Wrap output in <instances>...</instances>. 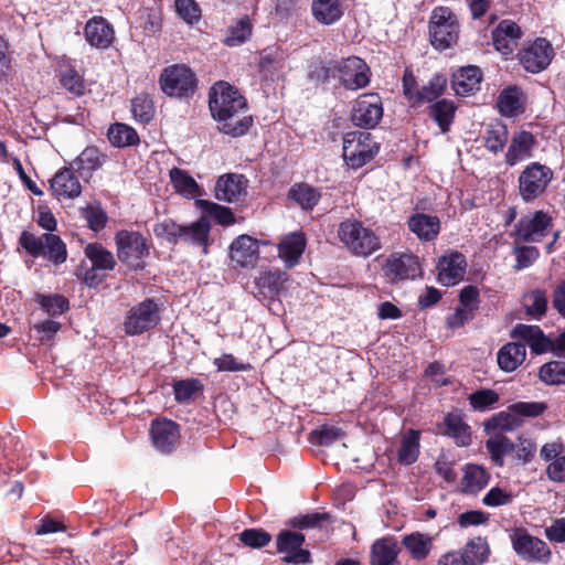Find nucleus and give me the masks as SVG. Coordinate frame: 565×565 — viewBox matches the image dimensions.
<instances>
[{
  "mask_svg": "<svg viewBox=\"0 0 565 565\" xmlns=\"http://www.w3.org/2000/svg\"><path fill=\"white\" fill-rule=\"evenodd\" d=\"M118 259L134 270H141L150 254L148 239L139 232L119 231L115 236Z\"/></svg>",
  "mask_w": 565,
  "mask_h": 565,
  "instance_id": "obj_3",
  "label": "nucleus"
},
{
  "mask_svg": "<svg viewBox=\"0 0 565 565\" xmlns=\"http://www.w3.org/2000/svg\"><path fill=\"white\" fill-rule=\"evenodd\" d=\"M553 171L539 162H531L519 177V192L523 201L532 202L541 196L551 181Z\"/></svg>",
  "mask_w": 565,
  "mask_h": 565,
  "instance_id": "obj_9",
  "label": "nucleus"
},
{
  "mask_svg": "<svg viewBox=\"0 0 565 565\" xmlns=\"http://www.w3.org/2000/svg\"><path fill=\"white\" fill-rule=\"evenodd\" d=\"M467 260L459 252H449L441 256L437 264L438 281L446 287L459 284L466 274Z\"/></svg>",
  "mask_w": 565,
  "mask_h": 565,
  "instance_id": "obj_19",
  "label": "nucleus"
},
{
  "mask_svg": "<svg viewBox=\"0 0 565 565\" xmlns=\"http://www.w3.org/2000/svg\"><path fill=\"white\" fill-rule=\"evenodd\" d=\"M486 448L493 463L502 467L504 465V456L512 454L515 445L503 434L497 433L486 441Z\"/></svg>",
  "mask_w": 565,
  "mask_h": 565,
  "instance_id": "obj_42",
  "label": "nucleus"
},
{
  "mask_svg": "<svg viewBox=\"0 0 565 565\" xmlns=\"http://www.w3.org/2000/svg\"><path fill=\"white\" fill-rule=\"evenodd\" d=\"M490 554L488 542L483 537H475L468 541L461 553L467 565H481L484 563Z\"/></svg>",
  "mask_w": 565,
  "mask_h": 565,
  "instance_id": "obj_46",
  "label": "nucleus"
},
{
  "mask_svg": "<svg viewBox=\"0 0 565 565\" xmlns=\"http://www.w3.org/2000/svg\"><path fill=\"white\" fill-rule=\"evenodd\" d=\"M209 106L213 118L218 122L221 132L244 136L252 126V116L247 114L245 97L237 88L226 82L215 83L209 94Z\"/></svg>",
  "mask_w": 565,
  "mask_h": 565,
  "instance_id": "obj_1",
  "label": "nucleus"
},
{
  "mask_svg": "<svg viewBox=\"0 0 565 565\" xmlns=\"http://www.w3.org/2000/svg\"><path fill=\"white\" fill-rule=\"evenodd\" d=\"M508 129L504 125L497 124L486 130L484 134V147L493 152L498 153L501 151L508 141Z\"/></svg>",
  "mask_w": 565,
  "mask_h": 565,
  "instance_id": "obj_57",
  "label": "nucleus"
},
{
  "mask_svg": "<svg viewBox=\"0 0 565 565\" xmlns=\"http://www.w3.org/2000/svg\"><path fill=\"white\" fill-rule=\"evenodd\" d=\"M51 190L57 200H74L82 193V184L75 171L65 167L54 174L51 180Z\"/></svg>",
  "mask_w": 565,
  "mask_h": 565,
  "instance_id": "obj_23",
  "label": "nucleus"
},
{
  "mask_svg": "<svg viewBox=\"0 0 565 565\" xmlns=\"http://www.w3.org/2000/svg\"><path fill=\"white\" fill-rule=\"evenodd\" d=\"M169 175L174 190L179 194L185 198H192L198 193L199 184L186 171L172 168Z\"/></svg>",
  "mask_w": 565,
  "mask_h": 565,
  "instance_id": "obj_50",
  "label": "nucleus"
},
{
  "mask_svg": "<svg viewBox=\"0 0 565 565\" xmlns=\"http://www.w3.org/2000/svg\"><path fill=\"white\" fill-rule=\"evenodd\" d=\"M443 434L452 438L459 447L471 444L470 426L458 414L450 413L445 416Z\"/></svg>",
  "mask_w": 565,
  "mask_h": 565,
  "instance_id": "obj_35",
  "label": "nucleus"
},
{
  "mask_svg": "<svg viewBox=\"0 0 565 565\" xmlns=\"http://www.w3.org/2000/svg\"><path fill=\"white\" fill-rule=\"evenodd\" d=\"M383 117L382 102L376 94L360 96L352 109V122L361 128H374Z\"/></svg>",
  "mask_w": 565,
  "mask_h": 565,
  "instance_id": "obj_17",
  "label": "nucleus"
},
{
  "mask_svg": "<svg viewBox=\"0 0 565 565\" xmlns=\"http://www.w3.org/2000/svg\"><path fill=\"white\" fill-rule=\"evenodd\" d=\"M311 10L315 19L324 25L334 24L343 14L340 0H312Z\"/></svg>",
  "mask_w": 565,
  "mask_h": 565,
  "instance_id": "obj_39",
  "label": "nucleus"
},
{
  "mask_svg": "<svg viewBox=\"0 0 565 565\" xmlns=\"http://www.w3.org/2000/svg\"><path fill=\"white\" fill-rule=\"evenodd\" d=\"M482 72L478 66L469 65L454 73L451 86L459 96H468L480 88Z\"/></svg>",
  "mask_w": 565,
  "mask_h": 565,
  "instance_id": "obj_29",
  "label": "nucleus"
},
{
  "mask_svg": "<svg viewBox=\"0 0 565 565\" xmlns=\"http://www.w3.org/2000/svg\"><path fill=\"white\" fill-rule=\"evenodd\" d=\"M247 179L243 174L228 173L218 178L215 184V198L232 203L246 193Z\"/></svg>",
  "mask_w": 565,
  "mask_h": 565,
  "instance_id": "obj_26",
  "label": "nucleus"
},
{
  "mask_svg": "<svg viewBox=\"0 0 565 565\" xmlns=\"http://www.w3.org/2000/svg\"><path fill=\"white\" fill-rule=\"evenodd\" d=\"M79 213L90 230L98 232L105 227L107 214L98 204H87L79 209Z\"/></svg>",
  "mask_w": 565,
  "mask_h": 565,
  "instance_id": "obj_59",
  "label": "nucleus"
},
{
  "mask_svg": "<svg viewBox=\"0 0 565 565\" xmlns=\"http://www.w3.org/2000/svg\"><path fill=\"white\" fill-rule=\"evenodd\" d=\"M562 452L563 444L557 441L547 443L540 450L541 459L548 462L547 478L557 483L565 482V455Z\"/></svg>",
  "mask_w": 565,
  "mask_h": 565,
  "instance_id": "obj_24",
  "label": "nucleus"
},
{
  "mask_svg": "<svg viewBox=\"0 0 565 565\" xmlns=\"http://www.w3.org/2000/svg\"><path fill=\"white\" fill-rule=\"evenodd\" d=\"M383 273L390 281H399L415 279L420 276L422 268L418 257L413 254L394 253L387 257Z\"/></svg>",
  "mask_w": 565,
  "mask_h": 565,
  "instance_id": "obj_15",
  "label": "nucleus"
},
{
  "mask_svg": "<svg viewBox=\"0 0 565 565\" xmlns=\"http://www.w3.org/2000/svg\"><path fill=\"white\" fill-rule=\"evenodd\" d=\"M429 35L434 47L443 51L455 44L459 38V23L448 7H436L430 14Z\"/></svg>",
  "mask_w": 565,
  "mask_h": 565,
  "instance_id": "obj_4",
  "label": "nucleus"
},
{
  "mask_svg": "<svg viewBox=\"0 0 565 565\" xmlns=\"http://www.w3.org/2000/svg\"><path fill=\"white\" fill-rule=\"evenodd\" d=\"M34 300L40 305L41 309L51 317L61 316L70 309L67 298L62 295H43L35 294Z\"/></svg>",
  "mask_w": 565,
  "mask_h": 565,
  "instance_id": "obj_51",
  "label": "nucleus"
},
{
  "mask_svg": "<svg viewBox=\"0 0 565 565\" xmlns=\"http://www.w3.org/2000/svg\"><path fill=\"white\" fill-rule=\"evenodd\" d=\"M514 552L524 561L547 563L551 558V550L546 542L531 535L523 527H515L509 534Z\"/></svg>",
  "mask_w": 565,
  "mask_h": 565,
  "instance_id": "obj_10",
  "label": "nucleus"
},
{
  "mask_svg": "<svg viewBox=\"0 0 565 565\" xmlns=\"http://www.w3.org/2000/svg\"><path fill=\"white\" fill-rule=\"evenodd\" d=\"M456 106L454 102L440 99L429 106V116L437 122L441 132H447L454 121Z\"/></svg>",
  "mask_w": 565,
  "mask_h": 565,
  "instance_id": "obj_45",
  "label": "nucleus"
},
{
  "mask_svg": "<svg viewBox=\"0 0 565 565\" xmlns=\"http://www.w3.org/2000/svg\"><path fill=\"white\" fill-rule=\"evenodd\" d=\"M521 36L520 26L511 20H502L492 31L493 45L502 55L511 54Z\"/></svg>",
  "mask_w": 565,
  "mask_h": 565,
  "instance_id": "obj_25",
  "label": "nucleus"
},
{
  "mask_svg": "<svg viewBox=\"0 0 565 565\" xmlns=\"http://www.w3.org/2000/svg\"><path fill=\"white\" fill-rule=\"evenodd\" d=\"M499 399V394L491 388H480L468 396L469 404L476 412L492 409Z\"/></svg>",
  "mask_w": 565,
  "mask_h": 565,
  "instance_id": "obj_56",
  "label": "nucleus"
},
{
  "mask_svg": "<svg viewBox=\"0 0 565 565\" xmlns=\"http://www.w3.org/2000/svg\"><path fill=\"white\" fill-rule=\"evenodd\" d=\"M320 198L318 189L303 182L294 184L288 191V199L307 211L312 210Z\"/></svg>",
  "mask_w": 565,
  "mask_h": 565,
  "instance_id": "obj_41",
  "label": "nucleus"
},
{
  "mask_svg": "<svg viewBox=\"0 0 565 565\" xmlns=\"http://www.w3.org/2000/svg\"><path fill=\"white\" fill-rule=\"evenodd\" d=\"M418 456L419 431L409 429L402 437L397 460L402 465L409 466L418 459Z\"/></svg>",
  "mask_w": 565,
  "mask_h": 565,
  "instance_id": "obj_44",
  "label": "nucleus"
},
{
  "mask_svg": "<svg viewBox=\"0 0 565 565\" xmlns=\"http://www.w3.org/2000/svg\"><path fill=\"white\" fill-rule=\"evenodd\" d=\"M498 108L504 116H514L522 109V92L516 86L503 89L498 98Z\"/></svg>",
  "mask_w": 565,
  "mask_h": 565,
  "instance_id": "obj_49",
  "label": "nucleus"
},
{
  "mask_svg": "<svg viewBox=\"0 0 565 565\" xmlns=\"http://www.w3.org/2000/svg\"><path fill=\"white\" fill-rule=\"evenodd\" d=\"M108 139L115 147H127L138 143L139 137L134 128L125 124H115L108 130Z\"/></svg>",
  "mask_w": 565,
  "mask_h": 565,
  "instance_id": "obj_52",
  "label": "nucleus"
},
{
  "mask_svg": "<svg viewBox=\"0 0 565 565\" xmlns=\"http://www.w3.org/2000/svg\"><path fill=\"white\" fill-rule=\"evenodd\" d=\"M339 60L312 61L308 70V79L316 84H327L331 79H338Z\"/></svg>",
  "mask_w": 565,
  "mask_h": 565,
  "instance_id": "obj_40",
  "label": "nucleus"
},
{
  "mask_svg": "<svg viewBox=\"0 0 565 565\" xmlns=\"http://www.w3.org/2000/svg\"><path fill=\"white\" fill-rule=\"evenodd\" d=\"M407 224L409 231L424 242L435 241L440 232V220L436 215L416 213L408 218Z\"/></svg>",
  "mask_w": 565,
  "mask_h": 565,
  "instance_id": "obj_30",
  "label": "nucleus"
},
{
  "mask_svg": "<svg viewBox=\"0 0 565 565\" xmlns=\"http://www.w3.org/2000/svg\"><path fill=\"white\" fill-rule=\"evenodd\" d=\"M523 305L527 315L541 319L547 309V296L542 289H534L524 295Z\"/></svg>",
  "mask_w": 565,
  "mask_h": 565,
  "instance_id": "obj_54",
  "label": "nucleus"
},
{
  "mask_svg": "<svg viewBox=\"0 0 565 565\" xmlns=\"http://www.w3.org/2000/svg\"><path fill=\"white\" fill-rule=\"evenodd\" d=\"M447 78L443 74H435L426 85L416 93V103H431L443 95Z\"/></svg>",
  "mask_w": 565,
  "mask_h": 565,
  "instance_id": "obj_53",
  "label": "nucleus"
},
{
  "mask_svg": "<svg viewBox=\"0 0 565 565\" xmlns=\"http://www.w3.org/2000/svg\"><path fill=\"white\" fill-rule=\"evenodd\" d=\"M398 553V544L394 539L376 540L371 547L370 563L371 565H393Z\"/></svg>",
  "mask_w": 565,
  "mask_h": 565,
  "instance_id": "obj_36",
  "label": "nucleus"
},
{
  "mask_svg": "<svg viewBox=\"0 0 565 565\" xmlns=\"http://www.w3.org/2000/svg\"><path fill=\"white\" fill-rule=\"evenodd\" d=\"M338 81L345 89L358 90L365 88L371 81L369 65L358 56L339 60Z\"/></svg>",
  "mask_w": 565,
  "mask_h": 565,
  "instance_id": "obj_14",
  "label": "nucleus"
},
{
  "mask_svg": "<svg viewBox=\"0 0 565 565\" xmlns=\"http://www.w3.org/2000/svg\"><path fill=\"white\" fill-rule=\"evenodd\" d=\"M552 217L543 211L523 215L515 224L512 235L516 241L537 243L552 230Z\"/></svg>",
  "mask_w": 565,
  "mask_h": 565,
  "instance_id": "obj_12",
  "label": "nucleus"
},
{
  "mask_svg": "<svg viewBox=\"0 0 565 565\" xmlns=\"http://www.w3.org/2000/svg\"><path fill=\"white\" fill-rule=\"evenodd\" d=\"M105 159L106 156L97 147L90 146L86 147L70 163V168L78 172L83 179L88 180L95 171L103 167Z\"/></svg>",
  "mask_w": 565,
  "mask_h": 565,
  "instance_id": "obj_27",
  "label": "nucleus"
},
{
  "mask_svg": "<svg viewBox=\"0 0 565 565\" xmlns=\"http://www.w3.org/2000/svg\"><path fill=\"white\" fill-rule=\"evenodd\" d=\"M546 406L540 402H518L492 416L486 424L487 430L512 431L522 425V417H537Z\"/></svg>",
  "mask_w": 565,
  "mask_h": 565,
  "instance_id": "obj_7",
  "label": "nucleus"
},
{
  "mask_svg": "<svg viewBox=\"0 0 565 565\" xmlns=\"http://www.w3.org/2000/svg\"><path fill=\"white\" fill-rule=\"evenodd\" d=\"M182 226L172 220H164L154 225L153 232L158 237H163L168 242L177 244L181 238Z\"/></svg>",
  "mask_w": 565,
  "mask_h": 565,
  "instance_id": "obj_64",
  "label": "nucleus"
},
{
  "mask_svg": "<svg viewBox=\"0 0 565 565\" xmlns=\"http://www.w3.org/2000/svg\"><path fill=\"white\" fill-rule=\"evenodd\" d=\"M342 437V429L333 425H322L311 433L312 441L321 446H329Z\"/></svg>",
  "mask_w": 565,
  "mask_h": 565,
  "instance_id": "obj_62",
  "label": "nucleus"
},
{
  "mask_svg": "<svg viewBox=\"0 0 565 565\" xmlns=\"http://www.w3.org/2000/svg\"><path fill=\"white\" fill-rule=\"evenodd\" d=\"M178 15L188 24H194L201 19V9L194 0H175Z\"/></svg>",
  "mask_w": 565,
  "mask_h": 565,
  "instance_id": "obj_63",
  "label": "nucleus"
},
{
  "mask_svg": "<svg viewBox=\"0 0 565 565\" xmlns=\"http://www.w3.org/2000/svg\"><path fill=\"white\" fill-rule=\"evenodd\" d=\"M259 242L249 235H241L230 245L231 260L238 267H254L259 257Z\"/></svg>",
  "mask_w": 565,
  "mask_h": 565,
  "instance_id": "obj_20",
  "label": "nucleus"
},
{
  "mask_svg": "<svg viewBox=\"0 0 565 565\" xmlns=\"http://www.w3.org/2000/svg\"><path fill=\"white\" fill-rule=\"evenodd\" d=\"M159 84L162 92L170 97H189L196 89L195 75L185 64H173L164 67Z\"/></svg>",
  "mask_w": 565,
  "mask_h": 565,
  "instance_id": "obj_8",
  "label": "nucleus"
},
{
  "mask_svg": "<svg viewBox=\"0 0 565 565\" xmlns=\"http://www.w3.org/2000/svg\"><path fill=\"white\" fill-rule=\"evenodd\" d=\"M526 349L523 343L510 342L504 344L497 354L499 367L504 372L515 371L525 360Z\"/></svg>",
  "mask_w": 565,
  "mask_h": 565,
  "instance_id": "obj_34",
  "label": "nucleus"
},
{
  "mask_svg": "<svg viewBox=\"0 0 565 565\" xmlns=\"http://www.w3.org/2000/svg\"><path fill=\"white\" fill-rule=\"evenodd\" d=\"M211 223L206 216H201L198 221L182 226L180 242L202 247L203 253H207L210 244Z\"/></svg>",
  "mask_w": 565,
  "mask_h": 565,
  "instance_id": "obj_33",
  "label": "nucleus"
},
{
  "mask_svg": "<svg viewBox=\"0 0 565 565\" xmlns=\"http://www.w3.org/2000/svg\"><path fill=\"white\" fill-rule=\"evenodd\" d=\"M253 25L247 15L235 20L227 29V35L223 43L226 46L235 47L247 42L252 36Z\"/></svg>",
  "mask_w": 565,
  "mask_h": 565,
  "instance_id": "obj_43",
  "label": "nucleus"
},
{
  "mask_svg": "<svg viewBox=\"0 0 565 565\" xmlns=\"http://www.w3.org/2000/svg\"><path fill=\"white\" fill-rule=\"evenodd\" d=\"M131 113L140 122H149L154 114V107L148 95H138L131 100Z\"/></svg>",
  "mask_w": 565,
  "mask_h": 565,
  "instance_id": "obj_60",
  "label": "nucleus"
},
{
  "mask_svg": "<svg viewBox=\"0 0 565 565\" xmlns=\"http://www.w3.org/2000/svg\"><path fill=\"white\" fill-rule=\"evenodd\" d=\"M338 237L347 249L358 257L366 258L381 249V239L375 232L356 220L340 223Z\"/></svg>",
  "mask_w": 565,
  "mask_h": 565,
  "instance_id": "obj_2",
  "label": "nucleus"
},
{
  "mask_svg": "<svg viewBox=\"0 0 565 565\" xmlns=\"http://www.w3.org/2000/svg\"><path fill=\"white\" fill-rule=\"evenodd\" d=\"M195 204L202 211V216L207 220L214 218L221 225H232L235 223V217L231 209L220 205L207 200H196Z\"/></svg>",
  "mask_w": 565,
  "mask_h": 565,
  "instance_id": "obj_48",
  "label": "nucleus"
},
{
  "mask_svg": "<svg viewBox=\"0 0 565 565\" xmlns=\"http://www.w3.org/2000/svg\"><path fill=\"white\" fill-rule=\"evenodd\" d=\"M239 541L252 548H260L271 541V535L262 529H246L238 534Z\"/></svg>",
  "mask_w": 565,
  "mask_h": 565,
  "instance_id": "obj_61",
  "label": "nucleus"
},
{
  "mask_svg": "<svg viewBox=\"0 0 565 565\" xmlns=\"http://www.w3.org/2000/svg\"><path fill=\"white\" fill-rule=\"evenodd\" d=\"M159 321L158 305L152 299H146L128 311L124 329L128 335H137L152 329Z\"/></svg>",
  "mask_w": 565,
  "mask_h": 565,
  "instance_id": "obj_13",
  "label": "nucleus"
},
{
  "mask_svg": "<svg viewBox=\"0 0 565 565\" xmlns=\"http://www.w3.org/2000/svg\"><path fill=\"white\" fill-rule=\"evenodd\" d=\"M433 536L420 532L406 534L402 539V545L415 561H424L428 557L433 550Z\"/></svg>",
  "mask_w": 565,
  "mask_h": 565,
  "instance_id": "obj_37",
  "label": "nucleus"
},
{
  "mask_svg": "<svg viewBox=\"0 0 565 565\" xmlns=\"http://www.w3.org/2000/svg\"><path fill=\"white\" fill-rule=\"evenodd\" d=\"M288 53L278 45L267 46L259 52L258 71L266 81H277L284 77L288 71Z\"/></svg>",
  "mask_w": 565,
  "mask_h": 565,
  "instance_id": "obj_16",
  "label": "nucleus"
},
{
  "mask_svg": "<svg viewBox=\"0 0 565 565\" xmlns=\"http://www.w3.org/2000/svg\"><path fill=\"white\" fill-rule=\"evenodd\" d=\"M150 434L153 446L162 454H169L174 450L180 438L179 426L168 419L153 420Z\"/></svg>",
  "mask_w": 565,
  "mask_h": 565,
  "instance_id": "obj_22",
  "label": "nucleus"
},
{
  "mask_svg": "<svg viewBox=\"0 0 565 565\" xmlns=\"http://www.w3.org/2000/svg\"><path fill=\"white\" fill-rule=\"evenodd\" d=\"M343 159L352 169H359L379 152V143L367 131H350L343 137Z\"/></svg>",
  "mask_w": 565,
  "mask_h": 565,
  "instance_id": "obj_5",
  "label": "nucleus"
},
{
  "mask_svg": "<svg viewBox=\"0 0 565 565\" xmlns=\"http://www.w3.org/2000/svg\"><path fill=\"white\" fill-rule=\"evenodd\" d=\"M306 247V237L301 232L286 235L278 244L279 257L286 267L291 268L299 263Z\"/></svg>",
  "mask_w": 565,
  "mask_h": 565,
  "instance_id": "obj_32",
  "label": "nucleus"
},
{
  "mask_svg": "<svg viewBox=\"0 0 565 565\" xmlns=\"http://www.w3.org/2000/svg\"><path fill=\"white\" fill-rule=\"evenodd\" d=\"M490 480V475L482 466L467 463L461 479V490L475 494L481 491Z\"/></svg>",
  "mask_w": 565,
  "mask_h": 565,
  "instance_id": "obj_38",
  "label": "nucleus"
},
{
  "mask_svg": "<svg viewBox=\"0 0 565 565\" xmlns=\"http://www.w3.org/2000/svg\"><path fill=\"white\" fill-rule=\"evenodd\" d=\"M305 535L298 532L284 530L277 535L276 545L279 553L285 554V563L305 565L311 562L308 550L302 548Z\"/></svg>",
  "mask_w": 565,
  "mask_h": 565,
  "instance_id": "obj_18",
  "label": "nucleus"
},
{
  "mask_svg": "<svg viewBox=\"0 0 565 565\" xmlns=\"http://www.w3.org/2000/svg\"><path fill=\"white\" fill-rule=\"evenodd\" d=\"M534 146L535 138L531 132L519 131L514 134L505 153V162L513 167L516 163L531 158Z\"/></svg>",
  "mask_w": 565,
  "mask_h": 565,
  "instance_id": "obj_31",
  "label": "nucleus"
},
{
  "mask_svg": "<svg viewBox=\"0 0 565 565\" xmlns=\"http://www.w3.org/2000/svg\"><path fill=\"white\" fill-rule=\"evenodd\" d=\"M86 42L95 49H108L115 39L113 25L103 17H93L84 28Z\"/></svg>",
  "mask_w": 565,
  "mask_h": 565,
  "instance_id": "obj_21",
  "label": "nucleus"
},
{
  "mask_svg": "<svg viewBox=\"0 0 565 565\" xmlns=\"http://www.w3.org/2000/svg\"><path fill=\"white\" fill-rule=\"evenodd\" d=\"M203 385L196 379L177 381L173 384L174 397L179 403L190 402L194 395L202 392Z\"/></svg>",
  "mask_w": 565,
  "mask_h": 565,
  "instance_id": "obj_58",
  "label": "nucleus"
},
{
  "mask_svg": "<svg viewBox=\"0 0 565 565\" xmlns=\"http://www.w3.org/2000/svg\"><path fill=\"white\" fill-rule=\"evenodd\" d=\"M520 64L526 72L537 74L551 64L554 57L552 44L544 38L530 41L518 53Z\"/></svg>",
  "mask_w": 565,
  "mask_h": 565,
  "instance_id": "obj_11",
  "label": "nucleus"
},
{
  "mask_svg": "<svg viewBox=\"0 0 565 565\" xmlns=\"http://www.w3.org/2000/svg\"><path fill=\"white\" fill-rule=\"evenodd\" d=\"M511 338L523 340L536 354L547 352L552 343L539 326L518 323L511 331Z\"/></svg>",
  "mask_w": 565,
  "mask_h": 565,
  "instance_id": "obj_28",
  "label": "nucleus"
},
{
  "mask_svg": "<svg viewBox=\"0 0 565 565\" xmlns=\"http://www.w3.org/2000/svg\"><path fill=\"white\" fill-rule=\"evenodd\" d=\"M85 256L90 260L92 266L98 270H113L116 260L111 252L103 245L94 243L88 244L84 249Z\"/></svg>",
  "mask_w": 565,
  "mask_h": 565,
  "instance_id": "obj_47",
  "label": "nucleus"
},
{
  "mask_svg": "<svg viewBox=\"0 0 565 565\" xmlns=\"http://www.w3.org/2000/svg\"><path fill=\"white\" fill-rule=\"evenodd\" d=\"M539 377L547 385H565V361H551L543 364Z\"/></svg>",
  "mask_w": 565,
  "mask_h": 565,
  "instance_id": "obj_55",
  "label": "nucleus"
},
{
  "mask_svg": "<svg viewBox=\"0 0 565 565\" xmlns=\"http://www.w3.org/2000/svg\"><path fill=\"white\" fill-rule=\"evenodd\" d=\"M19 243L33 257L44 256L56 265L66 260L67 252L65 244L60 236L52 233L36 236L33 233L23 231Z\"/></svg>",
  "mask_w": 565,
  "mask_h": 565,
  "instance_id": "obj_6",
  "label": "nucleus"
}]
</instances>
